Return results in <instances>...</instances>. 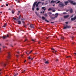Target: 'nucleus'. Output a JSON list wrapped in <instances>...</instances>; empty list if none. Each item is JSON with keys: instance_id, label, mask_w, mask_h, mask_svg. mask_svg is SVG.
<instances>
[{"instance_id": "nucleus-1", "label": "nucleus", "mask_w": 76, "mask_h": 76, "mask_svg": "<svg viewBox=\"0 0 76 76\" xmlns=\"http://www.w3.org/2000/svg\"><path fill=\"white\" fill-rule=\"evenodd\" d=\"M71 27L70 26H69L67 24H65L64 25V27L63 28V29H66V28H70Z\"/></svg>"}, {"instance_id": "nucleus-2", "label": "nucleus", "mask_w": 76, "mask_h": 76, "mask_svg": "<svg viewBox=\"0 0 76 76\" xmlns=\"http://www.w3.org/2000/svg\"><path fill=\"white\" fill-rule=\"evenodd\" d=\"M68 1L69 3H70L71 4H73V5H76V2L73 3V1H72L71 0H68Z\"/></svg>"}, {"instance_id": "nucleus-3", "label": "nucleus", "mask_w": 76, "mask_h": 76, "mask_svg": "<svg viewBox=\"0 0 76 76\" xmlns=\"http://www.w3.org/2000/svg\"><path fill=\"white\" fill-rule=\"evenodd\" d=\"M37 3V2L36 1L34 3L33 5V6L32 8V10H33V11L34 10V8H35V5H36V4Z\"/></svg>"}, {"instance_id": "nucleus-4", "label": "nucleus", "mask_w": 76, "mask_h": 76, "mask_svg": "<svg viewBox=\"0 0 76 76\" xmlns=\"http://www.w3.org/2000/svg\"><path fill=\"white\" fill-rule=\"evenodd\" d=\"M58 6L60 7H64V4H63V3L61 2L60 3Z\"/></svg>"}, {"instance_id": "nucleus-5", "label": "nucleus", "mask_w": 76, "mask_h": 76, "mask_svg": "<svg viewBox=\"0 0 76 76\" xmlns=\"http://www.w3.org/2000/svg\"><path fill=\"white\" fill-rule=\"evenodd\" d=\"M8 55L7 58L8 59H10V53L9 52L8 53Z\"/></svg>"}, {"instance_id": "nucleus-6", "label": "nucleus", "mask_w": 76, "mask_h": 76, "mask_svg": "<svg viewBox=\"0 0 76 76\" xmlns=\"http://www.w3.org/2000/svg\"><path fill=\"white\" fill-rule=\"evenodd\" d=\"M1 66H2L5 67V66H6V64L5 63H1Z\"/></svg>"}, {"instance_id": "nucleus-7", "label": "nucleus", "mask_w": 76, "mask_h": 76, "mask_svg": "<svg viewBox=\"0 0 76 76\" xmlns=\"http://www.w3.org/2000/svg\"><path fill=\"white\" fill-rule=\"evenodd\" d=\"M76 16H75L74 18H72L71 19V20L72 21H73V20H76Z\"/></svg>"}, {"instance_id": "nucleus-8", "label": "nucleus", "mask_w": 76, "mask_h": 76, "mask_svg": "<svg viewBox=\"0 0 76 76\" xmlns=\"http://www.w3.org/2000/svg\"><path fill=\"white\" fill-rule=\"evenodd\" d=\"M30 28H34V25L31 24L30 25Z\"/></svg>"}, {"instance_id": "nucleus-9", "label": "nucleus", "mask_w": 76, "mask_h": 76, "mask_svg": "<svg viewBox=\"0 0 76 76\" xmlns=\"http://www.w3.org/2000/svg\"><path fill=\"white\" fill-rule=\"evenodd\" d=\"M69 16V15H67L64 16V17L65 19H66V18H68Z\"/></svg>"}, {"instance_id": "nucleus-10", "label": "nucleus", "mask_w": 76, "mask_h": 76, "mask_svg": "<svg viewBox=\"0 0 76 76\" xmlns=\"http://www.w3.org/2000/svg\"><path fill=\"white\" fill-rule=\"evenodd\" d=\"M39 3H41V2H38L36 4V7H37L38 6V4Z\"/></svg>"}, {"instance_id": "nucleus-11", "label": "nucleus", "mask_w": 76, "mask_h": 76, "mask_svg": "<svg viewBox=\"0 0 76 76\" xmlns=\"http://www.w3.org/2000/svg\"><path fill=\"white\" fill-rule=\"evenodd\" d=\"M55 15H55V18H57V16H58V13H56V14H55Z\"/></svg>"}, {"instance_id": "nucleus-12", "label": "nucleus", "mask_w": 76, "mask_h": 76, "mask_svg": "<svg viewBox=\"0 0 76 76\" xmlns=\"http://www.w3.org/2000/svg\"><path fill=\"white\" fill-rule=\"evenodd\" d=\"M7 26V23H5L4 26H2V28H4V27H6Z\"/></svg>"}, {"instance_id": "nucleus-13", "label": "nucleus", "mask_w": 76, "mask_h": 76, "mask_svg": "<svg viewBox=\"0 0 76 76\" xmlns=\"http://www.w3.org/2000/svg\"><path fill=\"white\" fill-rule=\"evenodd\" d=\"M70 13H73V9H71L70 10Z\"/></svg>"}, {"instance_id": "nucleus-14", "label": "nucleus", "mask_w": 76, "mask_h": 76, "mask_svg": "<svg viewBox=\"0 0 76 76\" xmlns=\"http://www.w3.org/2000/svg\"><path fill=\"white\" fill-rule=\"evenodd\" d=\"M2 38H3V39H5V38H7V36H3Z\"/></svg>"}, {"instance_id": "nucleus-15", "label": "nucleus", "mask_w": 76, "mask_h": 76, "mask_svg": "<svg viewBox=\"0 0 76 76\" xmlns=\"http://www.w3.org/2000/svg\"><path fill=\"white\" fill-rule=\"evenodd\" d=\"M64 3L65 4V5H67V3H69V1H65Z\"/></svg>"}, {"instance_id": "nucleus-16", "label": "nucleus", "mask_w": 76, "mask_h": 76, "mask_svg": "<svg viewBox=\"0 0 76 76\" xmlns=\"http://www.w3.org/2000/svg\"><path fill=\"white\" fill-rule=\"evenodd\" d=\"M18 25H20V24H21V22L20 21H18Z\"/></svg>"}, {"instance_id": "nucleus-17", "label": "nucleus", "mask_w": 76, "mask_h": 76, "mask_svg": "<svg viewBox=\"0 0 76 76\" xmlns=\"http://www.w3.org/2000/svg\"><path fill=\"white\" fill-rule=\"evenodd\" d=\"M56 1H52L50 2V3H56Z\"/></svg>"}, {"instance_id": "nucleus-18", "label": "nucleus", "mask_w": 76, "mask_h": 76, "mask_svg": "<svg viewBox=\"0 0 76 76\" xmlns=\"http://www.w3.org/2000/svg\"><path fill=\"white\" fill-rule=\"evenodd\" d=\"M50 18H51V19H55V17H50Z\"/></svg>"}, {"instance_id": "nucleus-19", "label": "nucleus", "mask_w": 76, "mask_h": 76, "mask_svg": "<svg viewBox=\"0 0 76 76\" xmlns=\"http://www.w3.org/2000/svg\"><path fill=\"white\" fill-rule=\"evenodd\" d=\"M42 19H43V20H45V17H44L42 16Z\"/></svg>"}, {"instance_id": "nucleus-20", "label": "nucleus", "mask_w": 76, "mask_h": 76, "mask_svg": "<svg viewBox=\"0 0 76 76\" xmlns=\"http://www.w3.org/2000/svg\"><path fill=\"white\" fill-rule=\"evenodd\" d=\"M45 64H48V61H45Z\"/></svg>"}, {"instance_id": "nucleus-21", "label": "nucleus", "mask_w": 76, "mask_h": 76, "mask_svg": "<svg viewBox=\"0 0 76 76\" xmlns=\"http://www.w3.org/2000/svg\"><path fill=\"white\" fill-rule=\"evenodd\" d=\"M12 14H14V13H15V11L13 10H12Z\"/></svg>"}, {"instance_id": "nucleus-22", "label": "nucleus", "mask_w": 76, "mask_h": 76, "mask_svg": "<svg viewBox=\"0 0 76 76\" xmlns=\"http://www.w3.org/2000/svg\"><path fill=\"white\" fill-rule=\"evenodd\" d=\"M61 39H64V38L63 37H61Z\"/></svg>"}, {"instance_id": "nucleus-23", "label": "nucleus", "mask_w": 76, "mask_h": 76, "mask_svg": "<svg viewBox=\"0 0 76 76\" xmlns=\"http://www.w3.org/2000/svg\"><path fill=\"white\" fill-rule=\"evenodd\" d=\"M52 10V9L51 8H49L48 9V11H50V10Z\"/></svg>"}, {"instance_id": "nucleus-24", "label": "nucleus", "mask_w": 76, "mask_h": 76, "mask_svg": "<svg viewBox=\"0 0 76 76\" xmlns=\"http://www.w3.org/2000/svg\"><path fill=\"white\" fill-rule=\"evenodd\" d=\"M44 16H45V17H47L48 15H47V14H45L44 15Z\"/></svg>"}, {"instance_id": "nucleus-25", "label": "nucleus", "mask_w": 76, "mask_h": 76, "mask_svg": "<svg viewBox=\"0 0 76 76\" xmlns=\"http://www.w3.org/2000/svg\"><path fill=\"white\" fill-rule=\"evenodd\" d=\"M31 52H32V50H31V51H30V52L28 53V55H29V54L30 53H31Z\"/></svg>"}, {"instance_id": "nucleus-26", "label": "nucleus", "mask_w": 76, "mask_h": 76, "mask_svg": "<svg viewBox=\"0 0 76 76\" xmlns=\"http://www.w3.org/2000/svg\"><path fill=\"white\" fill-rule=\"evenodd\" d=\"M22 22L24 24L25 23V21H23V20L22 21Z\"/></svg>"}, {"instance_id": "nucleus-27", "label": "nucleus", "mask_w": 76, "mask_h": 76, "mask_svg": "<svg viewBox=\"0 0 76 76\" xmlns=\"http://www.w3.org/2000/svg\"><path fill=\"white\" fill-rule=\"evenodd\" d=\"M21 17V15H20L19 16L18 19H20V17Z\"/></svg>"}, {"instance_id": "nucleus-28", "label": "nucleus", "mask_w": 76, "mask_h": 76, "mask_svg": "<svg viewBox=\"0 0 76 76\" xmlns=\"http://www.w3.org/2000/svg\"><path fill=\"white\" fill-rule=\"evenodd\" d=\"M31 41H34V42H35V40L32 39H31Z\"/></svg>"}, {"instance_id": "nucleus-29", "label": "nucleus", "mask_w": 76, "mask_h": 76, "mask_svg": "<svg viewBox=\"0 0 76 76\" xmlns=\"http://www.w3.org/2000/svg\"><path fill=\"white\" fill-rule=\"evenodd\" d=\"M60 1H58L56 3V4H57L58 3H60Z\"/></svg>"}, {"instance_id": "nucleus-30", "label": "nucleus", "mask_w": 76, "mask_h": 76, "mask_svg": "<svg viewBox=\"0 0 76 76\" xmlns=\"http://www.w3.org/2000/svg\"><path fill=\"white\" fill-rule=\"evenodd\" d=\"M42 9H43V10H44V9H45V7H42Z\"/></svg>"}, {"instance_id": "nucleus-31", "label": "nucleus", "mask_w": 76, "mask_h": 76, "mask_svg": "<svg viewBox=\"0 0 76 76\" xmlns=\"http://www.w3.org/2000/svg\"><path fill=\"white\" fill-rule=\"evenodd\" d=\"M7 61L6 62V63H7V64L8 63H9V61L8 60H7Z\"/></svg>"}, {"instance_id": "nucleus-32", "label": "nucleus", "mask_w": 76, "mask_h": 76, "mask_svg": "<svg viewBox=\"0 0 76 76\" xmlns=\"http://www.w3.org/2000/svg\"><path fill=\"white\" fill-rule=\"evenodd\" d=\"M36 10H37V11L39 10V8H38V7L37 8Z\"/></svg>"}, {"instance_id": "nucleus-33", "label": "nucleus", "mask_w": 76, "mask_h": 76, "mask_svg": "<svg viewBox=\"0 0 76 76\" xmlns=\"http://www.w3.org/2000/svg\"><path fill=\"white\" fill-rule=\"evenodd\" d=\"M23 26H24V27H25V28H26V25L25 24L23 25Z\"/></svg>"}, {"instance_id": "nucleus-34", "label": "nucleus", "mask_w": 76, "mask_h": 76, "mask_svg": "<svg viewBox=\"0 0 76 76\" xmlns=\"http://www.w3.org/2000/svg\"><path fill=\"white\" fill-rule=\"evenodd\" d=\"M63 14H64V15H65L66 14V12H64L63 13Z\"/></svg>"}, {"instance_id": "nucleus-35", "label": "nucleus", "mask_w": 76, "mask_h": 76, "mask_svg": "<svg viewBox=\"0 0 76 76\" xmlns=\"http://www.w3.org/2000/svg\"><path fill=\"white\" fill-rule=\"evenodd\" d=\"M13 19L14 20H16V18L13 17Z\"/></svg>"}, {"instance_id": "nucleus-36", "label": "nucleus", "mask_w": 76, "mask_h": 76, "mask_svg": "<svg viewBox=\"0 0 76 76\" xmlns=\"http://www.w3.org/2000/svg\"><path fill=\"white\" fill-rule=\"evenodd\" d=\"M52 12H56V10H53L52 11Z\"/></svg>"}, {"instance_id": "nucleus-37", "label": "nucleus", "mask_w": 76, "mask_h": 76, "mask_svg": "<svg viewBox=\"0 0 76 76\" xmlns=\"http://www.w3.org/2000/svg\"><path fill=\"white\" fill-rule=\"evenodd\" d=\"M28 58L29 59V60H30V59H31V57L29 56Z\"/></svg>"}, {"instance_id": "nucleus-38", "label": "nucleus", "mask_w": 76, "mask_h": 76, "mask_svg": "<svg viewBox=\"0 0 76 76\" xmlns=\"http://www.w3.org/2000/svg\"><path fill=\"white\" fill-rule=\"evenodd\" d=\"M45 21L46 22H49V21L47 20H46V19L45 20Z\"/></svg>"}, {"instance_id": "nucleus-39", "label": "nucleus", "mask_w": 76, "mask_h": 76, "mask_svg": "<svg viewBox=\"0 0 76 76\" xmlns=\"http://www.w3.org/2000/svg\"><path fill=\"white\" fill-rule=\"evenodd\" d=\"M51 50H53V51H54V48H51Z\"/></svg>"}, {"instance_id": "nucleus-40", "label": "nucleus", "mask_w": 76, "mask_h": 76, "mask_svg": "<svg viewBox=\"0 0 76 76\" xmlns=\"http://www.w3.org/2000/svg\"><path fill=\"white\" fill-rule=\"evenodd\" d=\"M25 72V70H23L22 72V73H24V72Z\"/></svg>"}, {"instance_id": "nucleus-41", "label": "nucleus", "mask_w": 76, "mask_h": 76, "mask_svg": "<svg viewBox=\"0 0 76 76\" xmlns=\"http://www.w3.org/2000/svg\"><path fill=\"white\" fill-rule=\"evenodd\" d=\"M74 56H76V53H74Z\"/></svg>"}, {"instance_id": "nucleus-42", "label": "nucleus", "mask_w": 76, "mask_h": 76, "mask_svg": "<svg viewBox=\"0 0 76 76\" xmlns=\"http://www.w3.org/2000/svg\"><path fill=\"white\" fill-rule=\"evenodd\" d=\"M43 60H44V61H46V59H45V58H44L43 59Z\"/></svg>"}, {"instance_id": "nucleus-43", "label": "nucleus", "mask_w": 76, "mask_h": 76, "mask_svg": "<svg viewBox=\"0 0 76 76\" xmlns=\"http://www.w3.org/2000/svg\"><path fill=\"white\" fill-rule=\"evenodd\" d=\"M16 57H17V58H18L19 57V55H16Z\"/></svg>"}, {"instance_id": "nucleus-44", "label": "nucleus", "mask_w": 76, "mask_h": 76, "mask_svg": "<svg viewBox=\"0 0 76 76\" xmlns=\"http://www.w3.org/2000/svg\"><path fill=\"white\" fill-rule=\"evenodd\" d=\"M20 0H18V1L17 2V3H19V2H20Z\"/></svg>"}, {"instance_id": "nucleus-45", "label": "nucleus", "mask_w": 76, "mask_h": 76, "mask_svg": "<svg viewBox=\"0 0 76 76\" xmlns=\"http://www.w3.org/2000/svg\"><path fill=\"white\" fill-rule=\"evenodd\" d=\"M6 6H8V4H6Z\"/></svg>"}, {"instance_id": "nucleus-46", "label": "nucleus", "mask_w": 76, "mask_h": 76, "mask_svg": "<svg viewBox=\"0 0 76 76\" xmlns=\"http://www.w3.org/2000/svg\"><path fill=\"white\" fill-rule=\"evenodd\" d=\"M69 10H66V12H69Z\"/></svg>"}, {"instance_id": "nucleus-47", "label": "nucleus", "mask_w": 76, "mask_h": 76, "mask_svg": "<svg viewBox=\"0 0 76 76\" xmlns=\"http://www.w3.org/2000/svg\"><path fill=\"white\" fill-rule=\"evenodd\" d=\"M7 36V37H9V35L8 34H7V36Z\"/></svg>"}, {"instance_id": "nucleus-48", "label": "nucleus", "mask_w": 76, "mask_h": 76, "mask_svg": "<svg viewBox=\"0 0 76 76\" xmlns=\"http://www.w3.org/2000/svg\"><path fill=\"white\" fill-rule=\"evenodd\" d=\"M27 41V39H25L24 41V42H25V41Z\"/></svg>"}, {"instance_id": "nucleus-49", "label": "nucleus", "mask_w": 76, "mask_h": 76, "mask_svg": "<svg viewBox=\"0 0 76 76\" xmlns=\"http://www.w3.org/2000/svg\"><path fill=\"white\" fill-rule=\"evenodd\" d=\"M65 23H66V24H67L68 23V22H66Z\"/></svg>"}, {"instance_id": "nucleus-50", "label": "nucleus", "mask_w": 76, "mask_h": 76, "mask_svg": "<svg viewBox=\"0 0 76 76\" xmlns=\"http://www.w3.org/2000/svg\"><path fill=\"white\" fill-rule=\"evenodd\" d=\"M74 38V37H72V39H73V38Z\"/></svg>"}, {"instance_id": "nucleus-51", "label": "nucleus", "mask_w": 76, "mask_h": 76, "mask_svg": "<svg viewBox=\"0 0 76 76\" xmlns=\"http://www.w3.org/2000/svg\"><path fill=\"white\" fill-rule=\"evenodd\" d=\"M53 6H55V4H53Z\"/></svg>"}, {"instance_id": "nucleus-52", "label": "nucleus", "mask_w": 76, "mask_h": 76, "mask_svg": "<svg viewBox=\"0 0 76 76\" xmlns=\"http://www.w3.org/2000/svg\"><path fill=\"white\" fill-rule=\"evenodd\" d=\"M52 13L51 12H49V14H52Z\"/></svg>"}, {"instance_id": "nucleus-53", "label": "nucleus", "mask_w": 76, "mask_h": 76, "mask_svg": "<svg viewBox=\"0 0 76 76\" xmlns=\"http://www.w3.org/2000/svg\"><path fill=\"white\" fill-rule=\"evenodd\" d=\"M51 23H54V22H51Z\"/></svg>"}, {"instance_id": "nucleus-54", "label": "nucleus", "mask_w": 76, "mask_h": 76, "mask_svg": "<svg viewBox=\"0 0 76 76\" xmlns=\"http://www.w3.org/2000/svg\"><path fill=\"white\" fill-rule=\"evenodd\" d=\"M15 75H18V73L15 74Z\"/></svg>"}, {"instance_id": "nucleus-55", "label": "nucleus", "mask_w": 76, "mask_h": 76, "mask_svg": "<svg viewBox=\"0 0 76 76\" xmlns=\"http://www.w3.org/2000/svg\"><path fill=\"white\" fill-rule=\"evenodd\" d=\"M17 53H18V54H19V52H17Z\"/></svg>"}, {"instance_id": "nucleus-56", "label": "nucleus", "mask_w": 76, "mask_h": 76, "mask_svg": "<svg viewBox=\"0 0 76 76\" xmlns=\"http://www.w3.org/2000/svg\"><path fill=\"white\" fill-rule=\"evenodd\" d=\"M19 15V13H17V15Z\"/></svg>"}, {"instance_id": "nucleus-57", "label": "nucleus", "mask_w": 76, "mask_h": 76, "mask_svg": "<svg viewBox=\"0 0 76 76\" xmlns=\"http://www.w3.org/2000/svg\"><path fill=\"white\" fill-rule=\"evenodd\" d=\"M56 61H58V59H56Z\"/></svg>"}, {"instance_id": "nucleus-58", "label": "nucleus", "mask_w": 76, "mask_h": 76, "mask_svg": "<svg viewBox=\"0 0 76 76\" xmlns=\"http://www.w3.org/2000/svg\"><path fill=\"white\" fill-rule=\"evenodd\" d=\"M1 7H3V5H1Z\"/></svg>"}, {"instance_id": "nucleus-59", "label": "nucleus", "mask_w": 76, "mask_h": 76, "mask_svg": "<svg viewBox=\"0 0 76 76\" xmlns=\"http://www.w3.org/2000/svg\"><path fill=\"white\" fill-rule=\"evenodd\" d=\"M43 4H44V3H42V5H43Z\"/></svg>"}, {"instance_id": "nucleus-60", "label": "nucleus", "mask_w": 76, "mask_h": 76, "mask_svg": "<svg viewBox=\"0 0 76 76\" xmlns=\"http://www.w3.org/2000/svg\"><path fill=\"white\" fill-rule=\"evenodd\" d=\"M69 57V56H66V58H68Z\"/></svg>"}, {"instance_id": "nucleus-61", "label": "nucleus", "mask_w": 76, "mask_h": 76, "mask_svg": "<svg viewBox=\"0 0 76 76\" xmlns=\"http://www.w3.org/2000/svg\"><path fill=\"white\" fill-rule=\"evenodd\" d=\"M8 10H10V8H9L8 9Z\"/></svg>"}, {"instance_id": "nucleus-62", "label": "nucleus", "mask_w": 76, "mask_h": 76, "mask_svg": "<svg viewBox=\"0 0 76 76\" xmlns=\"http://www.w3.org/2000/svg\"><path fill=\"white\" fill-rule=\"evenodd\" d=\"M5 47L4 46H3V48H4Z\"/></svg>"}, {"instance_id": "nucleus-63", "label": "nucleus", "mask_w": 76, "mask_h": 76, "mask_svg": "<svg viewBox=\"0 0 76 76\" xmlns=\"http://www.w3.org/2000/svg\"><path fill=\"white\" fill-rule=\"evenodd\" d=\"M73 17V15H72L71 16V18H72Z\"/></svg>"}, {"instance_id": "nucleus-64", "label": "nucleus", "mask_w": 76, "mask_h": 76, "mask_svg": "<svg viewBox=\"0 0 76 76\" xmlns=\"http://www.w3.org/2000/svg\"><path fill=\"white\" fill-rule=\"evenodd\" d=\"M23 55H21V57H23Z\"/></svg>"}]
</instances>
